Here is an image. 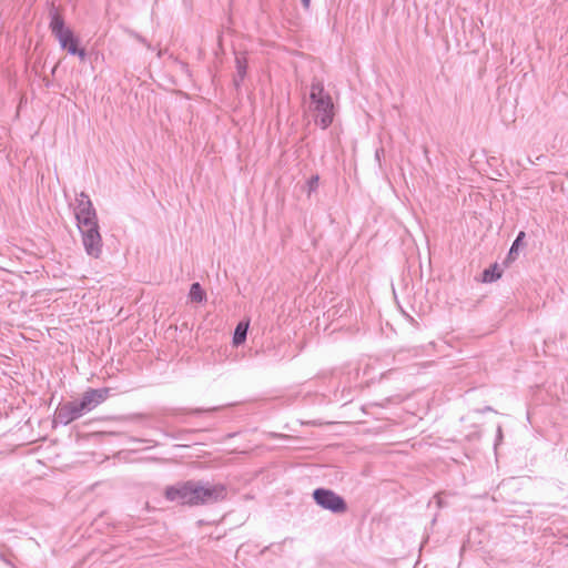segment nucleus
<instances>
[{"instance_id": "obj_1", "label": "nucleus", "mask_w": 568, "mask_h": 568, "mask_svg": "<svg viewBox=\"0 0 568 568\" xmlns=\"http://www.w3.org/2000/svg\"><path fill=\"white\" fill-rule=\"evenodd\" d=\"M310 100L313 110L317 113L316 124L326 130L334 121V103L329 93L325 91L323 82L318 80L312 82Z\"/></svg>"}, {"instance_id": "obj_2", "label": "nucleus", "mask_w": 568, "mask_h": 568, "mask_svg": "<svg viewBox=\"0 0 568 568\" xmlns=\"http://www.w3.org/2000/svg\"><path fill=\"white\" fill-rule=\"evenodd\" d=\"M225 487L204 480H189V506L211 505L224 499Z\"/></svg>"}, {"instance_id": "obj_3", "label": "nucleus", "mask_w": 568, "mask_h": 568, "mask_svg": "<svg viewBox=\"0 0 568 568\" xmlns=\"http://www.w3.org/2000/svg\"><path fill=\"white\" fill-rule=\"evenodd\" d=\"M49 29L54 38L58 40L62 50H65L70 54L71 47H78L80 43L79 38L74 32L65 24L63 17L60 14L55 6H51L49 10Z\"/></svg>"}, {"instance_id": "obj_4", "label": "nucleus", "mask_w": 568, "mask_h": 568, "mask_svg": "<svg viewBox=\"0 0 568 568\" xmlns=\"http://www.w3.org/2000/svg\"><path fill=\"white\" fill-rule=\"evenodd\" d=\"M312 496L317 506L333 514H343L347 509L345 499L332 489L316 488Z\"/></svg>"}, {"instance_id": "obj_5", "label": "nucleus", "mask_w": 568, "mask_h": 568, "mask_svg": "<svg viewBox=\"0 0 568 568\" xmlns=\"http://www.w3.org/2000/svg\"><path fill=\"white\" fill-rule=\"evenodd\" d=\"M78 230L87 255L92 258H99L103 251V241L99 224L85 227L80 226Z\"/></svg>"}, {"instance_id": "obj_6", "label": "nucleus", "mask_w": 568, "mask_h": 568, "mask_svg": "<svg viewBox=\"0 0 568 568\" xmlns=\"http://www.w3.org/2000/svg\"><path fill=\"white\" fill-rule=\"evenodd\" d=\"M109 394L110 388L108 387L89 388L79 399H77L78 406L81 407L84 414H87L102 404L109 397Z\"/></svg>"}, {"instance_id": "obj_7", "label": "nucleus", "mask_w": 568, "mask_h": 568, "mask_svg": "<svg viewBox=\"0 0 568 568\" xmlns=\"http://www.w3.org/2000/svg\"><path fill=\"white\" fill-rule=\"evenodd\" d=\"M84 413L81 407L78 406L77 400H70L64 404H60L54 413V423H59L63 426L82 417Z\"/></svg>"}, {"instance_id": "obj_8", "label": "nucleus", "mask_w": 568, "mask_h": 568, "mask_svg": "<svg viewBox=\"0 0 568 568\" xmlns=\"http://www.w3.org/2000/svg\"><path fill=\"white\" fill-rule=\"evenodd\" d=\"M164 497L169 501L189 506V480L178 481L174 485L166 486Z\"/></svg>"}, {"instance_id": "obj_9", "label": "nucleus", "mask_w": 568, "mask_h": 568, "mask_svg": "<svg viewBox=\"0 0 568 568\" xmlns=\"http://www.w3.org/2000/svg\"><path fill=\"white\" fill-rule=\"evenodd\" d=\"M75 221H77V227H85L91 225L99 224L98 222V215L97 211L93 205H88V209L83 211L82 210H75Z\"/></svg>"}, {"instance_id": "obj_10", "label": "nucleus", "mask_w": 568, "mask_h": 568, "mask_svg": "<svg viewBox=\"0 0 568 568\" xmlns=\"http://www.w3.org/2000/svg\"><path fill=\"white\" fill-rule=\"evenodd\" d=\"M247 334H248V318L244 317L242 321H240V323L236 325V327L234 329L233 337H232L233 345L234 346L242 345L246 341Z\"/></svg>"}, {"instance_id": "obj_11", "label": "nucleus", "mask_w": 568, "mask_h": 568, "mask_svg": "<svg viewBox=\"0 0 568 568\" xmlns=\"http://www.w3.org/2000/svg\"><path fill=\"white\" fill-rule=\"evenodd\" d=\"M189 298L192 302L203 303L206 301L207 295L199 282H194L190 286Z\"/></svg>"}, {"instance_id": "obj_12", "label": "nucleus", "mask_w": 568, "mask_h": 568, "mask_svg": "<svg viewBox=\"0 0 568 568\" xmlns=\"http://www.w3.org/2000/svg\"><path fill=\"white\" fill-rule=\"evenodd\" d=\"M501 277V271L498 267V264H493L483 272V282L484 283H493Z\"/></svg>"}, {"instance_id": "obj_13", "label": "nucleus", "mask_w": 568, "mask_h": 568, "mask_svg": "<svg viewBox=\"0 0 568 568\" xmlns=\"http://www.w3.org/2000/svg\"><path fill=\"white\" fill-rule=\"evenodd\" d=\"M88 205H93L92 201L90 200L89 195L84 192H81L77 199H75V206H74V211L75 210H87L88 209Z\"/></svg>"}, {"instance_id": "obj_14", "label": "nucleus", "mask_w": 568, "mask_h": 568, "mask_svg": "<svg viewBox=\"0 0 568 568\" xmlns=\"http://www.w3.org/2000/svg\"><path fill=\"white\" fill-rule=\"evenodd\" d=\"M524 239H525V232L520 231L517 234L516 239L514 240V242H513V244L510 246L509 255H511L513 253H516L518 251V247L523 244Z\"/></svg>"}, {"instance_id": "obj_15", "label": "nucleus", "mask_w": 568, "mask_h": 568, "mask_svg": "<svg viewBox=\"0 0 568 568\" xmlns=\"http://www.w3.org/2000/svg\"><path fill=\"white\" fill-rule=\"evenodd\" d=\"M318 181H320V176L317 174L315 175H312L308 180H307V193L308 195L314 193L317 187H318Z\"/></svg>"}, {"instance_id": "obj_16", "label": "nucleus", "mask_w": 568, "mask_h": 568, "mask_svg": "<svg viewBox=\"0 0 568 568\" xmlns=\"http://www.w3.org/2000/svg\"><path fill=\"white\" fill-rule=\"evenodd\" d=\"M236 61H237L239 75H240L241 81H243L245 73H246L247 60L245 57H243V58H237Z\"/></svg>"}, {"instance_id": "obj_17", "label": "nucleus", "mask_w": 568, "mask_h": 568, "mask_svg": "<svg viewBox=\"0 0 568 568\" xmlns=\"http://www.w3.org/2000/svg\"><path fill=\"white\" fill-rule=\"evenodd\" d=\"M70 55H77L81 61L87 60V51L83 48L78 47H71L70 48Z\"/></svg>"}, {"instance_id": "obj_18", "label": "nucleus", "mask_w": 568, "mask_h": 568, "mask_svg": "<svg viewBox=\"0 0 568 568\" xmlns=\"http://www.w3.org/2000/svg\"><path fill=\"white\" fill-rule=\"evenodd\" d=\"M129 34L132 38H134L136 41H139L140 43L145 44V45L149 47V43H148L146 39L143 36H141L140 33H138V32H135L133 30H129Z\"/></svg>"}, {"instance_id": "obj_19", "label": "nucleus", "mask_w": 568, "mask_h": 568, "mask_svg": "<svg viewBox=\"0 0 568 568\" xmlns=\"http://www.w3.org/2000/svg\"><path fill=\"white\" fill-rule=\"evenodd\" d=\"M383 154H384V149L383 148L376 149V151H375V160L378 163V165H381V163H382V155Z\"/></svg>"}, {"instance_id": "obj_20", "label": "nucleus", "mask_w": 568, "mask_h": 568, "mask_svg": "<svg viewBox=\"0 0 568 568\" xmlns=\"http://www.w3.org/2000/svg\"><path fill=\"white\" fill-rule=\"evenodd\" d=\"M503 438V430H501V426H498L497 427V436H496V444L501 440Z\"/></svg>"}, {"instance_id": "obj_21", "label": "nucleus", "mask_w": 568, "mask_h": 568, "mask_svg": "<svg viewBox=\"0 0 568 568\" xmlns=\"http://www.w3.org/2000/svg\"><path fill=\"white\" fill-rule=\"evenodd\" d=\"M0 560H2L8 566H12L11 561L9 559H7L3 554H0Z\"/></svg>"}, {"instance_id": "obj_22", "label": "nucleus", "mask_w": 568, "mask_h": 568, "mask_svg": "<svg viewBox=\"0 0 568 568\" xmlns=\"http://www.w3.org/2000/svg\"><path fill=\"white\" fill-rule=\"evenodd\" d=\"M302 1V6L304 9H310V6H311V0H301Z\"/></svg>"}, {"instance_id": "obj_23", "label": "nucleus", "mask_w": 568, "mask_h": 568, "mask_svg": "<svg viewBox=\"0 0 568 568\" xmlns=\"http://www.w3.org/2000/svg\"><path fill=\"white\" fill-rule=\"evenodd\" d=\"M480 413H487V412H493V407L490 406H485L483 409L479 410Z\"/></svg>"}, {"instance_id": "obj_24", "label": "nucleus", "mask_w": 568, "mask_h": 568, "mask_svg": "<svg viewBox=\"0 0 568 568\" xmlns=\"http://www.w3.org/2000/svg\"><path fill=\"white\" fill-rule=\"evenodd\" d=\"M435 498L437 499L438 506L442 507L443 506L442 498L438 495H436Z\"/></svg>"}, {"instance_id": "obj_25", "label": "nucleus", "mask_w": 568, "mask_h": 568, "mask_svg": "<svg viewBox=\"0 0 568 568\" xmlns=\"http://www.w3.org/2000/svg\"><path fill=\"white\" fill-rule=\"evenodd\" d=\"M242 551H244V547H243V546H241V547L239 548V550H237V555H239L240 552H242Z\"/></svg>"}, {"instance_id": "obj_26", "label": "nucleus", "mask_w": 568, "mask_h": 568, "mask_svg": "<svg viewBox=\"0 0 568 568\" xmlns=\"http://www.w3.org/2000/svg\"><path fill=\"white\" fill-rule=\"evenodd\" d=\"M201 410H202V409H196V410H194V409H193V410H191V414H193V415H194L195 413H200Z\"/></svg>"}]
</instances>
